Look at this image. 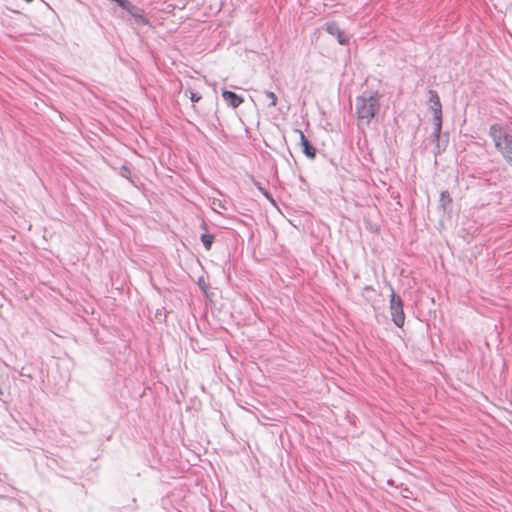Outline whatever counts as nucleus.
<instances>
[{
    "mask_svg": "<svg viewBox=\"0 0 512 512\" xmlns=\"http://www.w3.org/2000/svg\"><path fill=\"white\" fill-rule=\"evenodd\" d=\"M300 138V144L303 149V153L310 159H314L316 157V148L313 147L307 138L305 137L304 133L300 129L294 130Z\"/></svg>",
    "mask_w": 512,
    "mask_h": 512,
    "instance_id": "4",
    "label": "nucleus"
},
{
    "mask_svg": "<svg viewBox=\"0 0 512 512\" xmlns=\"http://www.w3.org/2000/svg\"><path fill=\"white\" fill-rule=\"evenodd\" d=\"M266 97L270 100V107H275L277 105L278 99L274 92L272 91H266L265 92Z\"/></svg>",
    "mask_w": 512,
    "mask_h": 512,
    "instance_id": "11",
    "label": "nucleus"
},
{
    "mask_svg": "<svg viewBox=\"0 0 512 512\" xmlns=\"http://www.w3.org/2000/svg\"><path fill=\"white\" fill-rule=\"evenodd\" d=\"M201 241L205 247L206 250H210L211 249V246H212V243L214 241V236L211 235V234H203L201 236Z\"/></svg>",
    "mask_w": 512,
    "mask_h": 512,
    "instance_id": "9",
    "label": "nucleus"
},
{
    "mask_svg": "<svg viewBox=\"0 0 512 512\" xmlns=\"http://www.w3.org/2000/svg\"><path fill=\"white\" fill-rule=\"evenodd\" d=\"M126 11H128L135 19L137 22L143 24V25H148L149 24V20L143 15V11L137 7H135L132 3H130V7L129 8H124Z\"/></svg>",
    "mask_w": 512,
    "mask_h": 512,
    "instance_id": "8",
    "label": "nucleus"
},
{
    "mask_svg": "<svg viewBox=\"0 0 512 512\" xmlns=\"http://www.w3.org/2000/svg\"><path fill=\"white\" fill-rule=\"evenodd\" d=\"M259 189L262 191V193L267 197L269 198V194L266 190L262 189L261 187H259Z\"/></svg>",
    "mask_w": 512,
    "mask_h": 512,
    "instance_id": "14",
    "label": "nucleus"
},
{
    "mask_svg": "<svg viewBox=\"0 0 512 512\" xmlns=\"http://www.w3.org/2000/svg\"><path fill=\"white\" fill-rule=\"evenodd\" d=\"M429 95H430V102H431L432 104H435V103H439V102H440V98H439V96H438V94H437V92H436V91H434V90H430V91H429Z\"/></svg>",
    "mask_w": 512,
    "mask_h": 512,
    "instance_id": "13",
    "label": "nucleus"
},
{
    "mask_svg": "<svg viewBox=\"0 0 512 512\" xmlns=\"http://www.w3.org/2000/svg\"><path fill=\"white\" fill-rule=\"evenodd\" d=\"M441 201L444 202L445 204H451L452 203V198L450 197V194L448 191H443L441 193Z\"/></svg>",
    "mask_w": 512,
    "mask_h": 512,
    "instance_id": "12",
    "label": "nucleus"
},
{
    "mask_svg": "<svg viewBox=\"0 0 512 512\" xmlns=\"http://www.w3.org/2000/svg\"><path fill=\"white\" fill-rule=\"evenodd\" d=\"M381 94H362L356 99V115L360 122L369 124L380 110Z\"/></svg>",
    "mask_w": 512,
    "mask_h": 512,
    "instance_id": "1",
    "label": "nucleus"
},
{
    "mask_svg": "<svg viewBox=\"0 0 512 512\" xmlns=\"http://www.w3.org/2000/svg\"><path fill=\"white\" fill-rule=\"evenodd\" d=\"M185 95L194 103L199 102L202 99V95L200 93L194 92L190 89L185 91Z\"/></svg>",
    "mask_w": 512,
    "mask_h": 512,
    "instance_id": "10",
    "label": "nucleus"
},
{
    "mask_svg": "<svg viewBox=\"0 0 512 512\" xmlns=\"http://www.w3.org/2000/svg\"><path fill=\"white\" fill-rule=\"evenodd\" d=\"M510 158H506V160L512 165V154L510 155Z\"/></svg>",
    "mask_w": 512,
    "mask_h": 512,
    "instance_id": "15",
    "label": "nucleus"
},
{
    "mask_svg": "<svg viewBox=\"0 0 512 512\" xmlns=\"http://www.w3.org/2000/svg\"><path fill=\"white\" fill-rule=\"evenodd\" d=\"M326 31L330 35L335 36L341 45L348 44V39L346 38L344 32L341 30V28L339 27V25L337 23H335V22L327 23Z\"/></svg>",
    "mask_w": 512,
    "mask_h": 512,
    "instance_id": "5",
    "label": "nucleus"
},
{
    "mask_svg": "<svg viewBox=\"0 0 512 512\" xmlns=\"http://www.w3.org/2000/svg\"><path fill=\"white\" fill-rule=\"evenodd\" d=\"M489 135L494 142V146L502 156L510 158L512 155V135L500 124H493L489 129Z\"/></svg>",
    "mask_w": 512,
    "mask_h": 512,
    "instance_id": "2",
    "label": "nucleus"
},
{
    "mask_svg": "<svg viewBox=\"0 0 512 512\" xmlns=\"http://www.w3.org/2000/svg\"><path fill=\"white\" fill-rule=\"evenodd\" d=\"M222 97L233 108L239 107L244 102L241 96L229 90H223Z\"/></svg>",
    "mask_w": 512,
    "mask_h": 512,
    "instance_id": "6",
    "label": "nucleus"
},
{
    "mask_svg": "<svg viewBox=\"0 0 512 512\" xmlns=\"http://www.w3.org/2000/svg\"><path fill=\"white\" fill-rule=\"evenodd\" d=\"M431 110L433 111V114H434L435 132L437 134H439L442 129V104H441V102L432 104Z\"/></svg>",
    "mask_w": 512,
    "mask_h": 512,
    "instance_id": "7",
    "label": "nucleus"
},
{
    "mask_svg": "<svg viewBox=\"0 0 512 512\" xmlns=\"http://www.w3.org/2000/svg\"><path fill=\"white\" fill-rule=\"evenodd\" d=\"M390 311L392 315V320L397 327H402L405 323V314L403 311V302L400 297H398L394 290H391L390 295Z\"/></svg>",
    "mask_w": 512,
    "mask_h": 512,
    "instance_id": "3",
    "label": "nucleus"
}]
</instances>
